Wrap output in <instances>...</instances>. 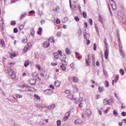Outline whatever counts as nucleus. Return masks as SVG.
Listing matches in <instances>:
<instances>
[{
    "label": "nucleus",
    "instance_id": "a19ab883",
    "mask_svg": "<svg viewBox=\"0 0 126 126\" xmlns=\"http://www.w3.org/2000/svg\"><path fill=\"white\" fill-rule=\"evenodd\" d=\"M118 43L120 48L119 49H122V48H123V45H122V42H120V41H118Z\"/></svg>",
    "mask_w": 126,
    "mask_h": 126
},
{
    "label": "nucleus",
    "instance_id": "4be33fe9",
    "mask_svg": "<svg viewBox=\"0 0 126 126\" xmlns=\"http://www.w3.org/2000/svg\"><path fill=\"white\" fill-rule=\"evenodd\" d=\"M55 107H56V105H55V104H52V105L48 106V110H51V109H54V108H55Z\"/></svg>",
    "mask_w": 126,
    "mask_h": 126
},
{
    "label": "nucleus",
    "instance_id": "dca6fc26",
    "mask_svg": "<svg viewBox=\"0 0 126 126\" xmlns=\"http://www.w3.org/2000/svg\"><path fill=\"white\" fill-rule=\"evenodd\" d=\"M68 99H70V100H72V101H73V102H75V98L73 97V95L71 94H69L68 95Z\"/></svg>",
    "mask_w": 126,
    "mask_h": 126
},
{
    "label": "nucleus",
    "instance_id": "2f4dec72",
    "mask_svg": "<svg viewBox=\"0 0 126 126\" xmlns=\"http://www.w3.org/2000/svg\"><path fill=\"white\" fill-rule=\"evenodd\" d=\"M26 16V13H22L21 16V19H22L23 18H24Z\"/></svg>",
    "mask_w": 126,
    "mask_h": 126
},
{
    "label": "nucleus",
    "instance_id": "4468645a",
    "mask_svg": "<svg viewBox=\"0 0 126 126\" xmlns=\"http://www.w3.org/2000/svg\"><path fill=\"white\" fill-rule=\"evenodd\" d=\"M65 64H63V63H62V65H61V68L63 70V71H64L66 70V67H65Z\"/></svg>",
    "mask_w": 126,
    "mask_h": 126
},
{
    "label": "nucleus",
    "instance_id": "4d7b16f0",
    "mask_svg": "<svg viewBox=\"0 0 126 126\" xmlns=\"http://www.w3.org/2000/svg\"><path fill=\"white\" fill-rule=\"evenodd\" d=\"M36 67L38 68V70H41V66L40 65H36Z\"/></svg>",
    "mask_w": 126,
    "mask_h": 126
},
{
    "label": "nucleus",
    "instance_id": "c85d7f7f",
    "mask_svg": "<svg viewBox=\"0 0 126 126\" xmlns=\"http://www.w3.org/2000/svg\"><path fill=\"white\" fill-rule=\"evenodd\" d=\"M83 16L84 18H87V14L85 11H83Z\"/></svg>",
    "mask_w": 126,
    "mask_h": 126
},
{
    "label": "nucleus",
    "instance_id": "6e6d98bb",
    "mask_svg": "<svg viewBox=\"0 0 126 126\" xmlns=\"http://www.w3.org/2000/svg\"><path fill=\"white\" fill-rule=\"evenodd\" d=\"M56 22L57 24H60V23H61V21H60V19L57 18Z\"/></svg>",
    "mask_w": 126,
    "mask_h": 126
},
{
    "label": "nucleus",
    "instance_id": "f8f14e48",
    "mask_svg": "<svg viewBox=\"0 0 126 126\" xmlns=\"http://www.w3.org/2000/svg\"><path fill=\"white\" fill-rule=\"evenodd\" d=\"M29 82L32 85H35L36 84V80L34 79H30Z\"/></svg>",
    "mask_w": 126,
    "mask_h": 126
},
{
    "label": "nucleus",
    "instance_id": "79ce46f5",
    "mask_svg": "<svg viewBox=\"0 0 126 126\" xmlns=\"http://www.w3.org/2000/svg\"><path fill=\"white\" fill-rule=\"evenodd\" d=\"M101 98V95L100 94H97L95 97V100H98V99H100Z\"/></svg>",
    "mask_w": 126,
    "mask_h": 126
},
{
    "label": "nucleus",
    "instance_id": "13d9d810",
    "mask_svg": "<svg viewBox=\"0 0 126 126\" xmlns=\"http://www.w3.org/2000/svg\"><path fill=\"white\" fill-rule=\"evenodd\" d=\"M27 41H28L27 38L24 39L22 40L23 43H27Z\"/></svg>",
    "mask_w": 126,
    "mask_h": 126
},
{
    "label": "nucleus",
    "instance_id": "338daca9",
    "mask_svg": "<svg viewBox=\"0 0 126 126\" xmlns=\"http://www.w3.org/2000/svg\"><path fill=\"white\" fill-rule=\"evenodd\" d=\"M90 44V40L89 39L87 40V44L89 45Z\"/></svg>",
    "mask_w": 126,
    "mask_h": 126
},
{
    "label": "nucleus",
    "instance_id": "e433bc0d",
    "mask_svg": "<svg viewBox=\"0 0 126 126\" xmlns=\"http://www.w3.org/2000/svg\"><path fill=\"white\" fill-rule=\"evenodd\" d=\"M113 115L114 116H118V115H119V113H118V111L116 110H114L113 111Z\"/></svg>",
    "mask_w": 126,
    "mask_h": 126
},
{
    "label": "nucleus",
    "instance_id": "b1692460",
    "mask_svg": "<svg viewBox=\"0 0 126 126\" xmlns=\"http://www.w3.org/2000/svg\"><path fill=\"white\" fill-rule=\"evenodd\" d=\"M38 31L37 32V34L38 35H41V32H42V31H43V29H42V28H39L38 29Z\"/></svg>",
    "mask_w": 126,
    "mask_h": 126
},
{
    "label": "nucleus",
    "instance_id": "0e129e2a",
    "mask_svg": "<svg viewBox=\"0 0 126 126\" xmlns=\"http://www.w3.org/2000/svg\"><path fill=\"white\" fill-rule=\"evenodd\" d=\"M78 7H79V10L80 12V13H81L82 11H81V6H80L79 5H78Z\"/></svg>",
    "mask_w": 126,
    "mask_h": 126
},
{
    "label": "nucleus",
    "instance_id": "423d86ee",
    "mask_svg": "<svg viewBox=\"0 0 126 126\" xmlns=\"http://www.w3.org/2000/svg\"><path fill=\"white\" fill-rule=\"evenodd\" d=\"M118 18L121 21H123L125 18V16L123 14L118 13Z\"/></svg>",
    "mask_w": 126,
    "mask_h": 126
},
{
    "label": "nucleus",
    "instance_id": "ea45409f",
    "mask_svg": "<svg viewBox=\"0 0 126 126\" xmlns=\"http://www.w3.org/2000/svg\"><path fill=\"white\" fill-rule=\"evenodd\" d=\"M109 82H108V81H105V87H109Z\"/></svg>",
    "mask_w": 126,
    "mask_h": 126
},
{
    "label": "nucleus",
    "instance_id": "6ab92c4d",
    "mask_svg": "<svg viewBox=\"0 0 126 126\" xmlns=\"http://www.w3.org/2000/svg\"><path fill=\"white\" fill-rule=\"evenodd\" d=\"M98 91L100 93L104 92V87L99 86L98 87Z\"/></svg>",
    "mask_w": 126,
    "mask_h": 126
},
{
    "label": "nucleus",
    "instance_id": "49530a36",
    "mask_svg": "<svg viewBox=\"0 0 126 126\" xmlns=\"http://www.w3.org/2000/svg\"><path fill=\"white\" fill-rule=\"evenodd\" d=\"M121 116H122L123 117H126V112L125 111L122 112V114H121Z\"/></svg>",
    "mask_w": 126,
    "mask_h": 126
},
{
    "label": "nucleus",
    "instance_id": "f704fd0d",
    "mask_svg": "<svg viewBox=\"0 0 126 126\" xmlns=\"http://www.w3.org/2000/svg\"><path fill=\"white\" fill-rule=\"evenodd\" d=\"M16 98H22L23 96L20 94H16Z\"/></svg>",
    "mask_w": 126,
    "mask_h": 126
},
{
    "label": "nucleus",
    "instance_id": "5fc2aeb1",
    "mask_svg": "<svg viewBox=\"0 0 126 126\" xmlns=\"http://www.w3.org/2000/svg\"><path fill=\"white\" fill-rule=\"evenodd\" d=\"M24 28V25H21L20 26V30H22Z\"/></svg>",
    "mask_w": 126,
    "mask_h": 126
},
{
    "label": "nucleus",
    "instance_id": "3c124183",
    "mask_svg": "<svg viewBox=\"0 0 126 126\" xmlns=\"http://www.w3.org/2000/svg\"><path fill=\"white\" fill-rule=\"evenodd\" d=\"M96 49H97V46L96 45V43H94V51H96Z\"/></svg>",
    "mask_w": 126,
    "mask_h": 126
},
{
    "label": "nucleus",
    "instance_id": "f3484780",
    "mask_svg": "<svg viewBox=\"0 0 126 126\" xmlns=\"http://www.w3.org/2000/svg\"><path fill=\"white\" fill-rule=\"evenodd\" d=\"M75 124L76 125H81V124H82V121L79 119H77L76 121H75Z\"/></svg>",
    "mask_w": 126,
    "mask_h": 126
},
{
    "label": "nucleus",
    "instance_id": "bb28decb",
    "mask_svg": "<svg viewBox=\"0 0 126 126\" xmlns=\"http://www.w3.org/2000/svg\"><path fill=\"white\" fill-rule=\"evenodd\" d=\"M31 33L32 36H34L35 35V31L34 30V29H32L31 31Z\"/></svg>",
    "mask_w": 126,
    "mask_h": 126
},
{
    "label": "nucleus",
    "instance_id": "58836bf2",
    "mask_svg": "<svg viewBox=\"0 0 126 126\" xmlns=\"http://www.w3.org/2000/svg\"><path fill=\"white\" fill-rule=\"evenodd\" d=\"M34 98H35V99H37V100H40L41 98L39 97V95H37V94H34Z\"/></svg>",
    "mask_w": 126,
    "mask_h": 126
},
{
    "label": "nucleus",
    "instance_id": "052dcab7",
    "mask_svg": "<svg viewBox=\"0 0 126 126\" xmlns=\"http://www.w3.org/2000/svg\"><path fill=\"white\" fill-rule=\"evenodd\" d=\"M8 101H10V102H11L12 103H14L15 102V100L11 99H8Z\"/></svg>",
    "mask_w": 126,
    "mask_h": 126
},
{
    "label": "nucleus",
    "instance_id": "e2e57ef3",
    "mask_svg": "<svg viewBox=\"0 0 126 126\" xmlns=\"http://www.w3.org/2000/svg\"><path fill=\"white\" fill-rule=\"evenodd\" d=\"M58 53L59 54V55H60V56H61V57L63 56V55L62 54V51L59 50L58 51Z\"/></svg>",
    "mask_w": 126,
    "mask_h": 126
},
{
    "label": "nucleus",
    "instance_id": "9d476101",
    "mask_svg": "<svg viewBox=\"0 0 126 126\" xmlns=\"http://www.w3.org/2000/svg\"><path fill=\"white\" fill-rule=\"evenodd\" d=\"M119 52L122 58H125L126 55H125V52L123 51V49H119Z\"/></svg>",
    "mask_w": 126,
    "mask_h": 126
},
{
    "label": "nucleus",
    "instance_id": "a878e982",
    "mask_svg": "<svg viewBox=\"0 0 126 126\" xmlns=\"http://www.w3.org/2000/svg\"><path fill=\"white\" fill-rule=\"evenodd\" d=\"M65 51H66V54H67V55H70V50H69V48H67L66 49Z\"/></svg>",
    "mask_w": 126,
    "mask_h": 126
},
{
    "label": "nucleus",
    "instance_id": "72a5a7b5",
    "mask_svg": "<svg viewBox=\"0 0 126 126\" xmlns=\"http://www.w3.org/2000/svg\"><path fill=\"white\" fill-rule=\"evenodd\" d=\"M48 40L52 43H55V39H54V38H49L48 39Z\"/></svg>",
    "mask_w": 126,
    "mask_h": 126
},
{
    "label": "nucleus",
    "instance_id": "c9c22d12",
    "mask_svg": "<svg viewBox=\"0 0 126 126\" xmlns=\"http://www.w3.org/2000/svg\"><path fill=\"white\" fill-rule=\"evenodd\" d=\"M16 24V22H15V21H12V22H11V25H12V26H15Z\"/></svg>",
    "mask_w": 126,
    "mask_h": 126
},
{
    "label": "nucleus",
    "instance_id": "39448f33",
    "mask_svg": "<svg viewBox=\"0 0 126 126\" xmlns=\"http://www.w3.org/2000/svg\"><path fill=\"white\" fill-rule=\"evenodd\" d=\"M91 115H92V112L91 111V110L88 109H87L86 111V116L87 117H90V116H91Z\"/></svg>",
    "mask_w": 126,
    "mask_h": 126
},
{
    "label": "nucleus",
    "instance_id": "09e8293b",
    "mask_svg": "<svg viewBox=\"0 0 126 126\" xmlns=\"http://www.w3.org/2000/svg\"><path fill=\"white\" fill-rule=\"evenodd\" d=\"M75 20L77 22H78L79 21V18L78 16L75 17Z\"/></svg>",
    "mask_w": 126,
    "mask_h": 126
},
{
    "label": "nucleus",
    "instance_id": "a211bd4d",
    "mask_svg": "<svg viewBox=\"0 0 126 126\" xmlns=\"http://www.w3.org/2000/svg\"><path fill=\"white\" fill-rule=\"evenodd\" d=\"M98 19H99V22H100V23H102V24L103 23L104 20V19H103V18L102 17V16L99 15Z\"/></svg>",
    "mask_w": 126,
    "mask_h": 126
},
{
    "label": "nucleus",
    "instance_id": "680f3d73",
    "mask_svg": "<svg viewBox=\"0 0 126 126\" xmlns=\"http://www.w3.org/2000/svg\"><path fill=\"white\" fill-rule=\"evenodd\" d=\"M51 65H58V63H51Z\"/></svg>",
    "mask_w": 126,
    "mask_h": 126
},
{
    "label": "nucleus",
    "instance_id": "774afa93",
    "mask_svg": "<svg viewBox=\"0 0 126 126\" xmlns=\"http://www.w3.org/2000/svg\"><path fill=\"white\" fill-rule=\"evenodd\" d=\"M95 29L96 30V32H97L98 34H99V30H98V27L95 26Z\"/></svg>",
    "mask_w": 126,
    "mask_h": 126
},
{
    "label": "nucleus",
    "instance_id": "7c9ffc66",
    "mask_svg": "<svg viewBox=\"0 0 126 126\" xmlns=\"http://www.w3.org/2000/svg\"><path fill=\"white\" fill-rule=\"evenodd\" d=\"M0 44H1V46H4V40H3V39H1L0 41Z\"/></svg>",
    "mask_w": 126,
    "mask_h": 126
},
{
    "label": "nucleus",
    "instance_id": "603ef678",
    "mask_svg": "<svg viewBox=\"0 0 126 126\" xmlns=\"http://www.w3.org/2000/svg\"><path fill=\"white\" fill-rule=\"evenodd\" d=\"M117 35L118 37V41H119V42H121V38H120V32H117Z\"/></svg>",
    "mask_w": 126,
    "mask_h": 126
},
{
    "label": "nucleus",
    "instance_id": "ddd939ff",
    "mask_svg": "<svg viewBox=\"0 0 126 126\" xmlns=\"http://www.w3.org/2000/svg\"><path fill=\"white\" fill-rule=\"evenodd\" d=\"M118 80H119V75L116 74V75H115V80H113L112 81V85L114 86V82H117Z\"/></svg>",
    "mask_w": 126,
    "mask_h": 126
},
{
    "label": "nucleus",
    "instance_id": "de8ad7c7",
    "mask_svg": "<svg viewBox=\"0 0 126 126\" xmlns=\"http://www.w3.org/2000/svg\"><path fill=\"white\" fill-rule=\"evenodd\" d=\"M55 86H57V87H58V86L60 85V82L59 81L56 82L55 83Z\"/></svg>",
    "mask_w": 126,
    "mask_h": 126
},
{
    "label": "nucleus",
    "instance_id": "4c0bfd02",
    "mask_svg": "<svg viewBox=\"0 0 126 126\" xmlns=\"http://www.w3.org/2000/svg\"><path fill=\"white\" fill-rule=\"evenodd\" d=\"M28 50H30V48H29L28 47H25L24 49V52L25 53H27V52L28 51Z\"/></svg>",
    "mask_w": 126,
    "mask_h": 126
},
{
    "label": "nucleus",
    "instance_id": "393cba45",
    "mask_svg": "<svg viewBox=\"0 0 126 126\" xmlns=\"http://www.w3.org/2000/svg\"><path fill=\"white\" fill-rule=\"evenodd\" d=\"M120 73L121 75H125V71L123 69H121L120 70Z\"/></svg>",
    "mask_w": 126,
    "mask_h": 126
},
{
    "label": "nucleus",
    "instance_id": "6e6552de",
    "mask_svg": "<svg viewBox=\"0 0 126 126\" xmlns=\"http://www.w3.org/2000/svg\"><path fill=\"white\" fill-rule=\"evenodd\" d=\"M34 91V88L33 87L27 86L26 87V90L25 91H29V92H32Z\"/></svg>",
    "mask_w": 126,
    "mask_h": 126
},
{
    "label": "nucleus",
    "instance_id": "bf43d9fd",
    "mask_svg": "<svg viewBox=\"0 0 126 126\" xmlns=\"http://www.w3.org/2000/svg\"><path fill=\"white\" fill-rule=\"evenodd\" d=\"M0 24H1V25L3 24V21H2V18H0Z\"/></svg>",
    "mask_w": 126,
    "mask_h": 126
},
{
    "label": "nucleus",
    "instance_id": "c756f323",
    "mask_svg": "<svg viewBox=\"0 0 126 126\" xmlns=\"http://www.w3.org/2000/svg\"><path fill=\"white\" fill-rule=\"evenodd\" d=\"M57 126H62V121L61 120H58L57 122Z\"/></svg>",
    "mask_w": 126,
    "mask_h": 126
},
{
    "label": "nucleus",
    "instance_id": "1a4fd4ad",
    "mask_svg": "<svg viewBox=\"0 0 126 126\" xmlns=\"http://www.w3.org/2000/svg\"><path fill=\"white\" fill-rule=\"evenodd\" d=\"M110 101H112V99H109L108 100H107L106 99H104L103 100L104 105H111V103L110 102Z\"/></svg>",
    "mask_w": 126,
    "mask_h": 126
},
{
    "label": "nucleus",
    "instance_id": "a18cd8bd",
    "mask_svg": "<svg viewBox=\"0 0 126 126\" xmlns=\"http://www.w3.org/2000/svg\"><path fill=\"white\" fill-rule=\"evenodd\" d=\"M104 74L106 77H108V72L106 70L103 71Z\"/></svg>",
    "mask_w": 126,
    "mask_h": 126
},
{
    "label": "nucleus",
    "instance_id": "412c9836",
    "mask_svg": "<svg viewBox=\"0 0 126 126\" xmlns=\"http://www.w3.org/2000/svg\"><path fill=\"white\" fill-rule=\"evenodd\" d=\"M84 37L85 39H87V38H89V37H90V34L85 33L84 34Z\"/></svg>",
    "mask_w": 126,
    "mask_h": 126
},
{
    "label": "nucleus",
    "instance_id": "f257e3e1",
    "mask_svg": "<svg viewBox=\"0 0 126 126\" xmlns=\"http://www.w3.org/2000/svg\"><path fill=\"white\" fill-rule=\"evenodd\" d=\"M104 44L106 46V50L104 52V56L106 60H107L108 57H109V48H108V44L106 41V39H105Z\"/></svg>",
    "mask_w": 126,
    "mask_h": 126
},
{
    "label": "nucleus",
    "instance_id": "f03ea898",
    "mask_svg": "<svg viewBox=\"0 0 126 126\" xmlns=\"http://www.w3.org/2000/svg\"><path fill=\"white\" fill-rule=\"evenodd\" d=\"M8 73L11 76L12 79H14V78H15V74L14 73L13 69H10L8 70Z\"/></svg>",
    "mask_w": 126,
    "mask_h": 126
},
{
    "label": "nucleus",
    "instance_id": "2eb2a0df",
    "mask_svg": "<svg viewBox=\"0 0 126 126\" xmlns=\"http://www.w3.org/2000/svg\"><path fill=\"white\" fill-rule=\"evenodd\" d=\"M49 46H50V43H49L48 41H45L43 43L44 48H48Z\"/></svg>",
    "mask_w": 126,
    "mask_h": 126
},
{
    "label": "nucleus",
    "instance_id": "0eeeda50",
    "mask_svg": "<svg viewBox=\"0 0 126 126\" xmlns=\"http://www.w3.org/2000/svg\"><path fill=\"white\" fill-rule=\"evenodd\" d=\"M86 63L87 66H89L90 65V55H89L88 56V59H86Z\"/></svg>",
    "mask_w": 126,
    "mask_h": 126
},
{
    "label": "nucleus",
    "instance_id": "aec40b11",
    "mask_svg": "<svg viewBox=\"0 0 126 126\" xmlns=\"http://www.w3.org/2000/svg\"><path fill=\"white\" fill-rule=\"evenodd\" d=\"M54 56L55 57L56 60H59L60 59V56H59V54L58 53H55L54 54Z\"/></svg>",
    "mask_w": 126,
    "mask_h": 126
},
{
    "label": "nucleus",
    "instance_id": "20e7f679",
    "mask_svg": "<svg viewBox=\"0 0 126 126\" xmlns=\"http://www.w3.org/2000/svg\"><path fill=\"white\" fill-rule=\"evenodd\" d=\"M53 93V90L50 89H48L45 91H44V94L45 95H51Z\"/></svg>",
    "mask_w": 126,
    "mask_h": 126
},
{
    "label": "nucleus",
    "instance_id": "9b49d317",
    "mask_svg": "<svg viewBox=\"0 0 126 126\" xmlns=\"http://www.w3.org/2000/svg\"><path fill=\"white\" fill-rule=\"evenodd\" d=\"M82 101H83V98L82 97H80L79 98V99L78 100V101H76V99H75V101H74V103H75V104H80L82 103Z\"/></svg>",
    "mask_w": 126,
    "mask_h": 126
},
{
    "label": "nucleus",
    "instance_id": "c03bdc74",
    "mask_svg": "<svg viewBox=\"0 0 126 126\" xmlns=\"http://www.w3.org/2000/svg\"><path fill=\"white\" fill-rule=\"evenodd\" d=\"M73 91H74V92H75V93L78 92V89L77 88V87H74Z\"/></svg>",
    "mask_w": 126,
    "mask_h": 126
},
{
    "label": "nucleus",
    "instance_id": "5701e85b",
    "mask_svg": "<svg viewBox=\"0 0 126 126\" xmlns=\"http://www.w3.org/2000/svg\"><path fill=\"white\" fill-rule=\"evenodd\" d=\"M29 65V61H25L24 63V66H25V67H27V66H28Z\"/></svg>",
    "mask_w": 126,
    "mask_h": 126
},
{
    "label": "nucleus",
    "instance_id": "37998d69",
    "mask_svg": "<svg viewBox=\"0 0 126 126\" xmlns=\"http://www.w3.org/2000/svg\"><path fill=\"white\" fill-rule=\"evenodd\" d=\"M61 35H62V32H58L57 33V37H61Z\"/></svg>",
    "mask_w": 126,
    "mask_h": 126
},
{
    "label": "nucleus",
    "instance_id": "7ed1b4c3",
    "mask_svg": "<svg viewBox=\"0 0 126 126\" xmlns=\"http://www.w3.org/2000/svg\"><path fill=\"white\" fill-rule=\"evenodd\" d=\"M70 113V111H69L68 112H67L65 114V117L63 119V122H65L66 121H67V119L69 118V114Z\"/></svg>",
    "mask_w": 126,
    "mask_h": 126
},
{
    "label": "nucleus",
    "instance_id": "864d4df0",
    "mask_svg": "<svg viewBox=\"0 0 126 126\" xmlns=\"http://www.w3.org/2000/svg\"><path fill=\"white\" fill-rule=\"evenodd\" d=\"M89 21H90V25H91V26H92V25L93 24V21L92 20V19H90L89 20Z\"/></svg>",
    "mask_w": 126,
    "mask_h": 126
},
{
    "label": "nucleus",
    "instance_id": "473e14b6",
    "mask_svg": "<svg viewBox=\"0 0 126 126\" xmlns=\"http://www.w3.org/2000/svg\"><path fill=\"white\" fill-rule=\"evenodd\" d=\"M27 47L29 49H30V48H31V47H32V44L31 43V42H28L27 43Z\"/></svg>",
    "mask_w": 126,
    "mask_h": 126
},
{
    "label": "nucleus",
    "instance_id": "69168bd1",
    "mask_svg": "<svg viewBox=\"0 0 126 126\" xmlns=\"http://www.w3.org/2000/svg\"><path fill=\"white\" fill-rule=\"evenodd\" d=\"M35 13V11H33V10H32V11H30L29 13L30 14H32V13Z\"/></svg>",
    "mask_w": 126,
    "mask_h": 126
},
{
    "label": "nucleus",
    "instance_id": "cd10ccee",
    "mask_svg": "<svg viewBox=\"0 0 126 126\" xmlns=\"http://www.w3.org/2000/svg\"><path fill=\"white\" fill-rule=\"evenodd\" d=\"M73 82H78V78L76 77L73 78Z\"/></svg>",
    "mask_w": 126,
    "mask_h": 126
},
{
    "label": "nucleus",
    "instance_id": "8fccbe9b",
    "mask_svg": "<svg viewBox=\"0 0 126 126\" xmlns=\"http://www.w3.org/2000/svg\"><path fill=\"white\" fill-rule=\"evenodd\" d=\"M14 33H18V30L15 28L14 29Z\"/></svg>",
    "mask_w": 126,
    "mask_h": 126
}]
</instances>
